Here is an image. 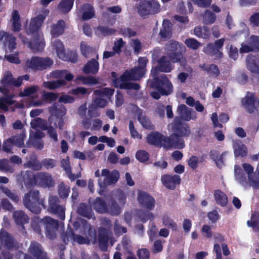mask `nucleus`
I'll use <instances>...</instances> for the list:
<instances>
[{"label": "nucleus", "instance_id": "1", "mask_svg": "<svg viewBox=\"0 0 259 259\" xmlns=\"http://www.w3.org/2000/svg\"><path fill=\"white\" fill-rule=\"evenodd\" d=\"M46 16V15L39 14L31 19L28 28L26 30V34L30 38H27L22 34L19 35L22 42L27 45L33 51H41L45 47L42 34L39 33V30Z\"/></svg>", "mask_w": 259, "mask_h": 259}, {"label": "nucleus", "instance_id": "2", "mask_svg": "<svg viewBox=\"0 0 259 259\" xmlns=\"http://www.w3.org/2000/svg\"><path fill=\"white\" fill-rule=\"evenodd\" d=\"M150 85L157 91L151 92V96L158 100L160 96H168L173 92V85L165 74L155 77L150 81Z\"/></svg>", "mask_w": 259, "mask_h": 259}, {"label": "nucleus", "instance_id": "3", "mask_svg": "<svg viewBox=\"0 0 259 259\" xmlns=\"http://www.w3.org/2000/svg\"><path fill=\"white\" fill-rule=\"evenodd\" d=\"M167 55L174 63H179L185 67L187 65V60L183 55L186 52V47L181 42L171 40L166 45Z\"/></svg>", "mask_w": 259, "mask_h": 259}, {"label": "nucleus", "instance_id": "4", "mask_svg": "<svg viewBox=\"0 0 259 259\" xmlns=\"http://www.w3.org/2000/svg\"><path fill=\"white\" fill-rule=\"evenodd\" d=\"M23 202L26 208L36 214L41 212V206L45 207L44 200L40 198L39 191L37 190H31L26 193Z\"/></svg>", "mask_w": 259, "mask_h": 259}, {"label": "nucleus", "instance_id": "5", "mask_svg": "<svg viewBox=\"0 0 259 259\" xmlns=\"http://www.w3.org/2000/svg\"><path fill=\"white\" fill-rule=\"evenodd\" d=\"M53 63V60L49 57L33 56L26 61L25 66L33 71H42L50 68Z\"/></svg>", "mask_w": 259, "mask_h": 259}, {"label": "nucleus", "instance_id": "6", "mask_svg": "<svg viewBox=\"0 0 259 259\" xmlns=\"http://www.w3.org/2000/svg\"><path fill=\"white\" fill-rule=\"evenodd\" d=\"M171 128L173 135L178 141H183L181 140V138H187L191 134L189 125L183 122L178 116L171 123Z\"/></svg>", "mask_w": 259, "mask_h": 259}, {"label": "nucleus", "instance_id": "7", "mask_svg": "<svg viewBox=\"0 0 259 259\" xmlns=\"http://www.w3.org/2000/svg\"><path fill=\"white\" fill-rule=\"evenodd\" d=\"M133 80V75L131 71H125L118 78L113 79V83L115 88L124 90H139L140 85L136 82H130L129 80Z\"/></svg>", "mask_w": 259, "mask_h": 259}, {"label": "nucleus", "instance_id": "8", "mask_svg": "<svg viewBox=\"0 0 259 259\" xmlns=\"http://www.w3.org/2000/svg\"><path fill=\"white\" fill-rule=\"evenodd\" d=\"M160 10V5L157 1L143 0L139 5L138 12L140 16L143 17L157 14Z\"/></svg>", "mask_w": 259, "mask_h": 259}, {"label": "nucleus", "instance_id": "9", "mask_svg": "<svg viewBox=\"0 0 259 259\" xmlns=\"http://www.w3.org/2000/svg\"><path fill=\"white\" fill-rule=\"evenodd\" d=\"M225 38H222L208 43L203 49V52L207 55L215 57L217 59H221L223 57L222 52Z\"/></svg>", "mask_w": 259, "mask_h": 259}, {"label": "nucleus", "instance_id": "10", "mask_svg": "<svg viewBox=\"0 0 259 259\" xmlns=\"http://www.w3.org/2000/svg\"><path fill=\"white\" fill-rule=\"evenodd\" d=\"M241 104L245 110L249 114L257 113L259 109V98L254 93L247 92L241 99Z\"/></svg>", "mask_w": 259, "mask_h": 259}, {"label": "nucleus", "instance_id": "11", "mask_svg": "<svg viewBox=\"0 0 259 259\" xmlns=\"http://www.w3.org/2000/svg\"><path fill=\"white\" fill-rule=\"evenodd\" d=\"M10 250H17L19 249V243L15 238L7 231L0 232V247Z\"/></svg>", "mask_w": 259, "mask_h": 259}, {"label": "nucleus", "instance_id": "12", "mask_svg": "<svg viewBox=\"0 0 259 259\" xmlns=\"http://www.w3.org/2000/svg\"><path fill=\"white\" fill-rule=\"evenodd\" d=\"M60 201L57 196H51L49 198L48 210L52 213L57 215L61 220L65 219V208L60 205Z\"/></svg>", "mask_w": 259, "mask_h": 259}, {"label": "nucleus", "instance_id": "13", "mask_svg": "<svg viewBox=\"0 0 259 259\" xmlns=\"http://www.w3.org/2000/svg\"><path fill=\"white\" fill-rule=\"evenodd\" d=\"M41 222L45 227L47 237L51 240L55 239L56 237V231L59 228L58 221L50 217H46L41 219Z\"/></svg>", "mask_w": 259, "mask_h": 259}, {"label": "nucleus", "instance_id": "14", "mask_svg": "<svg viewBox=\"0 0 259 259\" xmlns=\"http://www.w3.org/2000/svg\"><path fill=\"white\" fill-rule=\"evenodd\" d=\"M34 183L42 188H51L55 186L52 176L46 172H39L33 176Z\"/></svg>", "mask_w": 259, "mask_h": 259}, {"label": "nucleus", "instance_id": "15", "mask_svg": "<svg viewBox=\"0 0 259 259\" xmlns=\"http://www.w3.org/2000/svg\"><path fill=\"white\" fill-rule=\"evenodd\" d=\"M137 200L140 206L142 208L152 210L155 207V200L154 198L146 192L139 191L137 196Z\"/></svg>", "mask_w": 259, "mask_h": 259}, {"label": "nucleus", "instance_id": "16", "mask_svg": "<svg viewBox=\"0 0 259 259\" xmlns=\"http://www.w3.org/2000/svg\"><path fill=\"white\" fill-rule=\"evenodd\" d=\"M148 60L146 57H140L138 58V65L131 70L133 75V80H138L145 76L146 66Z\"/></svg>", "mask_w": 259, "mask_h": 259}, {"label": "nucleus", "instance_id": "17", "mask_svg": "<svg viewBox=\"0 0 259 259\" xmlns=\"http://www.w3.org/2000/svg\"><path fill=\"white\" fill-rule=\"evenodd\" d=\"M259 59L258 55L249 54L246 57V66L247 69L253 73L254 78L259 81Z\"/></svg>", "mask_w": 259, "mask_h": 259}, {"label": "nucleus", "instance_id": "18", "mask_svg": "<svg viewBox=\"0 0 259 259\" xmlns=\"http://www.w3.org/2000/svg\"><path fill=\"white\" fill-rule=\"evenodd\" d=\"M171 61L168 60L166 56H161L157 61L158 65L151 70V73L156 76L158 72L168 73L173 69Z\"/></svg>", "mask_w": 259, "mask_h": 259}, {"label": "nucleus", "instance_id": "19", "mask_svg": "<svg viewBox=\"0 0 259 259\" xmlns=\"http://www.w3.org/2000/svg\"><path fill=\"white\" fill-rule=\"evenodd\" d=\"M28 252L35 259H50L41 245L37 241L31 242Z\"/></svg>", "mask_w": 259, "mask_h": 259}, {"label": "nucleus", "instance_id": "20", "mask_svg": "<svg viewBox=\"0 0 259 259\" xmlns=\"http://www.w3.org/2000/svg\"><path fill=\"white\" fill-rule=\"evenodd\" d=\"M161 181L163 185L169 190H175L181 183V179L177 175L164 174L161 176Z\"/></svg>", "mask_w": 259, "mask_h": 259}, {"label": "nucleus", "instance_id": "21", "mask_svg": "<svg viewBox=\"0 0 259 259\" xmlns=\"http://www.w3.org/2000/svg\"><path fill=\"white\" fill-rule=\"evenodd\" d=\"M161 146L166 149L175 147L181 149L184 148L185 143L184 141H178L172 134H171L169 137H166L162 135L161 139Z\"/></svg>", "mask_w": 259, "mask_h": 259}, {"label": "nucleus", "instance_id": "22", "mask_svg": "<svg viewBox=\"0 0 259 259\" xmlns=\"http://www.w3.org/2000/svg\"><path fill=\"white\" fill-rule=\"evenodd\" d=\"M177 112L180 118V119L184 121H189L191 119H196V113L193 111L192 109H189L184 104L180 105L177 109Z\"/></svg>", "mask_w": 259, "mask_h": 259}, {"label": "nucleus", "instance_id": "23", "mask_svg": "<svg viewBox=\"0 0 259 259\" xmlns=\"http://www.w3.org/2000/svg\"><path fill=\"white\" fill-rule=\"evenodd\" d=\"M98 232L99 246L102 251H106L111 231H108L103 227H100Z\"/></svg>", "mask_w": 259, "mask_h": 259}, {"label": "nucleus", "instance_id": "24", "mask_svg": "<svg viewBox=\"0 0 259 259\" xmlns=\"http://www.w3.org/2000/svg\"><path fill=\"white\" fill-rule=\"evenodd\" d=\"M16 38L12 34L4 31H0V41H3L4 45L7 46L10 52H12L16 47Z\"/></svg>", "mask_w": 259, "mask_h": 259}, {"label": "nucleus", "instance_id": "25", "mask_svg": "<svg viewBox=\"0 0 259 259\" xmlns=\"http://www.w3.org/2000/svg\"><path fill=\"white\" fill-rule=\"evenodd\" d=\"M69 239H72L79 244H85L90 243L89 238H84L80 235L75 234L72 229L66 231L63 235V240L65 243H67L66 241L68 242Z\"/></svg>", "mask_w": 259, "mask_h": 259}, {"label": "nucleus", "instance_id": "26", "mask_svg": "<svg viewBox=\"0 0 259 259\" xmlns=\"http://www.w3.org/2000/svg\"><path fill=\"white\" fill-rule=\"evenodd\" d=\"M119 178V173L117 170H114L109 174L107 178L102 180L101 178L98 180V184L101 187H105L111 184H115Z\"/></svg>", "mask_w": 259, "mask_h": 259}, {"label": "nucleus", "instance_id": "27", "mask_svg": "<svg viewBox=\"0 0 259 259\" xmlns=\"http://www.w3.org/2000/svg\"><path fill=\"white\" fill-rule=\"evenodd\" d=\"M98 55L96 56V59H92L85 64L83 68V71L85 74H96L99 71V63L97 61L98 59Z\"/></svg>", "mask_w": 259, "mask_h": 259}, {"label": "nucleus", "instance_id": "28", "mask_svg": "<svg viewBox=\"0 0 259 259\" xmlns=\"http://www.w3.org/2000/svg\"><path fill=\"white\" fill-rule=\"evenodd\" d=\"M172 24L169 20L163 21L162 28L160 29L159 34L162 39H168L172 36Z\"/></svg>", "mask_w": 259, "mask_h": 259}, {"label": "nucleus", "instance_id": "29", "mask_svg": "<svg viewBox=\"0 0 259 259\" xmlns=\"http://www.w3.org/2000/svg\"><path fill=\"white\" fill-rule=\"evenodd\" d=\"M50 112L57 118H62L66 114V108L62 104L55 102L50 107Z\"/></svg>", "mask_w": 259, "mask_h": 259}, {"label": "nucleus", "instance_id": "30", "mask_svg": "<svg viewBox=\"0 0 259 259\" xmlns=\"http://www.w3.org/2000/svg\"><path fill=\"white\" fill-rule=\"evenodd\" d=\"M65 28V22L63 20H59L56 24L51 26V33L54 37L62 35Z\"/></svg>", "mask_w": 259, "mask_h": 259}, {"label": "nucleus", "instance_id": "31", "mask_svg": "<svg viewBox=\"0 0 259 259\" xmlns=\"http://www.w3.org/2000/svg\"><path fill=\"white\" fill-rule=\"evenodd\" d=\"M93 207L99 213H107L108 205L106 201L100 197H97L93 203Z\"/></svg>", "mask_w": 259, "mask_h": 259}, {"label": "nucleus", "instance_id": "32", "mask_svg": "<svg viewBox=\"0 0 259 259\" xmlns=\"http://www.w3.org/2000/svg\"><path fill=\"white\" fill-rule=\"evenodd\" d=\"M13 218L15 223L18 225L23 226L28 223L29 218L27 214L22 210H17L13 213Z\"/></svg>", "mask_w": 259, "mask_h": 259}, {"label": "nucleus", "instance_id": "33", "mask_svg": "<svg viewBox=\"0 0 259 259\" xmlns=\"http://www.w3.org/2000/svg\"><path fill=\"white\" fill-rule=\"evenodd\" d=\"M162 136V134L158 132H152L147 135V142L151 145L161 147Z\"/></svg>", "mask_w": 259, "mask_h": 259}, {"label": "nucleus", "instance_id": "34", "mask_svg": "<svg viewBox=\"0 0 259 259\" xmlns=\"http://www.w3.org/2000/svg\"><path fill=\"white\" fill-rule=\"evenodd\" d=\"M76 212L80 216L90 219L92 217V210L89 205L80 203L77 207Z\"/></svg>", "mask_w": 259, "mask_h": 259}, {"label": "nucleus", "instance_id": "35", "mask_svg": "<svg viewBox=\"0 0 259 259\" xmlns=\"http://www.w3.org/2000/svg\"><path fill=\"white\" fill-rule=\"evenodd\" d=\"M11 21L12 22V31L15 32L20 31L21 28V18L17 10H13Z\"/></svg>", "mask_w": 259, "mask_h": 259}, {"label": "nucleus", "instance_id": "36", "mask_svg": "<svg viewBox=\"0 0 259 259\" xmlns=\"http://www.w3.org/2000/svg\"><path fill=\"white\" fill-rule=\"evenodd\" d=\"M82 9L84 11L82 14V18L84 20H88L95 16V10L93 6L89 3L83 4L82 6Z\"/></svg>", "mask_w": 259, "mask_h": 259}, {"label": "nucleus", "instance_id": "37", "mask_svg": "<svg viewBox=\"0 0 259 259\" xmlns=\"http://www.w3.org/2000/svg\"><path fill=\"white\" fill-rule=\"evenodd\" d=\"M214 197L218 204L223 207L227 205L228 202L227 196L220 190L214 191Z\"/></svg>", "mask_w": 259, "mask_h": 259}, {"label": "nucleus", "instance_id": "38", "mask_svg": "<svg viewBox=\"0 0 259 259\" xmlns=\"http://www.w3.org/2000/svg\"><path fill=\"white\" fill-rule=\"evenodd\" d=\"M234 152L235 156L241 157H245L247 154L246 146L241 142L235 144L234 146Z\"/></svg>", "mask_w": 259, "mask_h": 259}, {"label": "nucleus", "instance_id": "39", "mask_svg": "<svg viewBox=\"0 0 259 259\" xmlns=\"http://www.w3.org/2000/svg\"><path fill=\"white\" fill-rule=\"evenodd\" d=\"M137 117L138 121L144 128L149 130L154 129V125L152 123L150 120L147 117L143 115L142 113H138Z\"/></svg>", "mask_w": 259, "mask_h": 259}, {"label": "nucleus", "instance_id": "40", "mask_svg": "<svg viewBox=\"0 0 259 259\" xmlns=\"http://www.w3.org/2000/svg\"><path fill=\"white\" fill-rule=\"evenodd\" d=\"M31 126L33 128H39L42 131H46L49 126L46 120L37 117L31 122Z\"/></svg>", "mask_w": 259, "mask_h": 259}, {"label": "nucleus", "instance_id": "41", "mask_svg": "<svg viewBox=\"0 0 259 259\" xmlns=\"http://www.w3.org/2000/svg\"><path fill=\"white\" fill-rule=\"evenodd\" d=\"M60 59L63 61L74 63L78 60V55L75 51H68L67 52L65 51L62 55H61Z\"/></svg>", "mask_w": 259, "mask_h": 259}, {"label": "nucleus", "instance_id": "42", "mask_svg": "<svg viewBox=\"0 0 259 259\" xmlns=\"http://www.w3.org/2000/svg\"><path fill=\"white\" fill-rule=\"evenodd\" d=\"M74 0H61L58 8L62 12L67 13L72 8Z\"/></svg>", "mask_w": 259, "mask_h": 259}, {"label": "nucleus", "instance_id": "43", "mask_svg": "<svg viewBox=\"0 0 259 259\" xmlns=\"http://www.w3.org/2000/svg\"><path fill=\"white\" fill-rule=\"evenodd\" d=\"M200 67L204 71L207 72L208 74L215 76H218L220 73L219 67L216 64H211L210 65H205L203 64Z\"/></svg>", "mask_w": 259, "mask_h": 259}, {"label": "nucleus", "instance_id": "44", "mask_svg": "<svg viewBox=\"0 0 259 259\" xmlns=\"http://www.w3.org/2000/svg\"><path fill=\"white\" fill-rule=\"evenodd\" d=\"M114 90L109 88H105L102 90H96L94 91V94L99 97H107L110 98L113 95Z\"/></svg>", "mask_w": 259, "mask_h": 259}, {"label": "nucleus", "instance_id": "45", "mask_svg": "<svg viewBox=\"0 0 259 259\" xmlns=\"http://www.w3.org/2000/svg\"><path fill=\"white\" fill-rule=\"evenodd\" d=\"M247 224L254 231H259V213H253L251 216L250 220L247 222Z\"/></svg>", "mask_w": 259, "mask_h": 259}, {"label": "nucleus", "instance_id": "46", "mask_svg": "<svg viewBox=\"0 0 259 259\" xmlns=\"http://www.w3.org/2000/svg\"><path fill=\"white\" fill-rule=\"evenodd\" d=\"M25 168H30L34 170H39L42 168L41 162L37 160L36 157L31 158L24 164Z\"/></svg>", "mask_w": 259, "mask_h": 259}, {"label": "nucleus", "instance_id": "47", "mask_svg": "<svg viewBox=\"0 0 259 259\" xmlns=\"http://www.w3.org/2000/svg\"><path fill=\"white\" fill-rule=\"evenodd\" d=\"M1 189L2 192L13 202L18 203L19 202L20 198L16 192H13L6 187H2Z\"/></svg>", "mask_w": 259, "mask_h": 259}, {"label": "nucleus", "instance_id": "48", "mask_svg": "<svg viewBox=\"0 0 259 259\" xmlns=\"http://www.w3.org/2000/svg\"><path fill=\"white\" fill-rule=\"evenodd\" d=\"M66 81L63 79H58L51 81L45 82V86L50 90H54L60 87L65 85Z\"/></svg>", "mask_w": 259, "mask_h": 259}, {"label": "nucleus", "instance_id": "49", "mask_svg": "<svg viewBox=\"0 0 259 259\" xmlns=\"http://www.w3.org/2000/svg\"><path fill=\"white\" fill-rule=\"evenodd\" d=\"M107 212L112 215H118L120 213V208L115 200L113 199L111 200L110 204L108 206Z\"/></svg>", "mask_w": 259, "mask_h": 259}, {"label": "nucleus", "instance_id": "50", "mask_svg": "<svg viewBox=\"0 0 259 259\" xmlns=\"http://www.w3.org/2000/svg\"><path fill=\"white\" fill-rule=\"evenodd\" d=\"M52 48L56 52L58 57L60 58L65 52L63 43L59 39H56L52 44Z\"/></svg>", "mask_w": 259, "mask_h": 259}, {"label": "nucleus", "instance_id": "51", "mask_svg": "<svg viewBox=\"0 0 259 259\" xmlns=\"http://www.w3.org/2000/svg\"><path fill=\"white\" fill-rule=\"evenodd\" d=\"M138 217L142 223H146L148 220L151 221L154 219V215L152 212L145 210L138 211Z\"/></svg>", "mask_w": 259, "mask_h": 259}, {"label": "nucleus", "instance_id": "52", "mask_svg": "<svg viewBox=\"0 0 259 259\" xmlns=\"http://www.w3.org/2000/svg\"><path fill=\"white\" fill-rule=\"evenodd\" d=\"M216 20L215 14L209 10H206L203 15V22L205 24H211Z\"/></svg>", "mask_w": 259, "mask_h": 259}, {"label": "nucleus", "instance_id": "53", "mask_svg": "<svg viewBox=\"0 0 259 259\" xmlns=\"http://www.w3.org/2000/svg\"><path fill=\"white\" fill-rule=\"evenodd\" d=\"M26 137L25 133L24 132L17 135L16 136H13L10 137L11 141L14 145L17 146L18 147H23L24 145V140Z\"/></svg>", "mask_w": 259, "mask_h": 259}, {"label": "nucleus", "instance_id": "54", "mask_svg": "<svg viewBox=\"0 0 259 259\" xmlns=\"http://www.w3.org/2000/svg\"><path fill=\"white\" fill-rule=\"evenodd\" d=\"M27 147H33L37 150H41L44 146V142L42 140L32 139L29 137L26 143Z\"/></svg>", "mask_w": 259, "mask_h": 259}, {"label": "nucleus", "instance_id": "55", "mask_svg": "<svg viewBox=\"0 0 259 259\" xmlns=\"http://www.w3.org/2000/svg\"><path fill=\"white\" fill-rule=\"evenodd\" d=\"M53 75L56 78H62L64 77L65 80L70 81H71L74 77L72 74L70 73H67V70H56L53 72Z\"/></svg>", "mask_w": 259, "mask_h": 259}, {"label": "nucleus", "instance_id": "56", "mask_svg": "<svg viewBox=\"0 0 259 259\" xmlns=\"http://www.w3.org/2000/svg\"><path fill=\"white\" fill-rule=\"evenodd\" d=\"M248 44L250 45L253 52H259V36L251 35L248 40Z\"/></svg>", "mask_w": 259, "mask_h": 259}, {"label": "nucleus", "instance_id": "57", "mask_svg": "<svg viewBox=\"0 0 259 259\" xmlns=\"http://www.w3.org/2000/svg\"><path fill=\"white\" fill-rule=\"evenodd\" d=\"M71 94L74 96H78L79 98H82L86 96H88L90 92L84 87H77L71 90Z\"/></svg>", "mask_w": 259, "mask_h": 259}, {"label": "nucleus", "instance_id": "58", "mask_svg": "<svg viewBox=\"0 0 259 259\" xmlns=\"http://www.w3.org/2000/svg\"><path fill=\"white\" fill-rule=\"evenodd\" d=\"M184 43L188 48L194 50L199 49L201 46V43L194 38L186 39Z\"/></svg>", "mask_w": 259, "mask_h": 259}, {"label": "nucleus", "instance_id": "59", "mask_svg": "<svg viewBox=\"0 0 259 259\" xmlns=\"http://www.w3.org/2000/svg\"><path fill=\"white\" fill-rule=\"evenodd\" d=\"M0 170L4 172L13 173L15 171V169L9 164L8 159H0Z\"/></svg>", "mask_w": 259, "mask_h": 259}, {"label": "nucleus", "instance_id": "60", "mask_svg": "<svg viewBox=\"0 0 259 259\" xmlns=\"http://www.w3.org/2000/svg\"><path fill=\"white\" fill-rule=\"evenodd\" d=\"M97 30L104 36L111 35L116 32V29L105 26H99Z\"/></svg>", "mask_w": 259, "mask_h": 259}, {"label": "nucleus", "instance_id": "61", "mask_svg": "<svg viewBox=\"0 0 259 259\" xmlns=\"http://www.w3.org/2000/svg\"><path fill=\"white\" fill-rule=\"evenodd\" d=\"M136 158L141 163H145L149 159L148 152L144 150H139L136 153Z\"/></svg>", "mask_w": 259, "mask_h": 259}, {"label": "nucleus", "instance_id": "62", "mask_svg": "<svg viewBox=\"0 0 259 259\" xmlns=\"http://www.w3.org/2000/svg\"><path fill=\"white\" fill-rule=\"evenodd\" d=\"M40 224L43 225L41 219H40L39 217H35L31 220V226L32 229L39 234H40L41 232Z\"/></svg>", "mask_w": 259, "mask_h": 259}, {"label": "nucleus", "instance_id": "63", "mask_svg": "<svg viewBox=\"0 0 259 259\" xmlns=\"http://www.w3.org/2000/svg\"><path fill=\"white\" fill-rule=\"evenodd\" d=\"M202 158L199 160L198 157L197 156H191L188 160V165L192 169H196L198 167L199 163L202 161Z\"/></svg>", "mask_w": 259, "mask_h": 259}, {"label": "nucleus", "instance_id": "64", "mask_svg": "<svg viewBox=\"0 0 259 259\" xmlns=\"http://www.w3.org/2000/svg\"><path fill=\"white\" fill-rule=\"evenodd\" d=\"M38 87L33 85L26 88L22 92H20V97H28L31 95L34 94L37 91Z\"/></svg>", "mask_w": 259, "mask_h": 259}]
</instances>
